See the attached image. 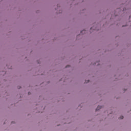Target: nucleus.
Returning <instances> with one entry per match:
<instances>
[{
	"label": "nucleus",
	"mask_w": 131,
	"mask_h": 131,
	"mask_svg": "<svg viewBox=\"0 0 131 131\" xmlns=\"http://www.w3.org/2000/svg\"><path fill=\"white\" fill-rule=\"evenodd\" d=\"M90 82V80H85V82H86V83H88V82Z\"/></svg>",
	"instance_id": "4"
},
{
	"label": "nucleus",
	"mask_w": 131,
	"mask_h": 131,
	"mask_svg": "<svg viewBox=\"0 0 131 131\" xmlns=\"http://www.w3.org/2000/svg\"><path fill=\"white\" fill-rule=\"evenodd\" d=\"M28 94H29V95H30V92H29V93H28Z\"/></svg>",
	"instance_id": "7"
},
{
	"label": "nucleus",
	"mask_w": 131,
	"mask_h": 131,
	"mask_svg": "<svg viewBox=\"0 0 131 131\" xmlns=\"http://www.w3.org/2000/svg\"><path fill=\"white\" fill-rule=\"evenodd\" d=\"M102 108V106H100L99 105L97 108L96 109V111H99V110H100V109H101Z\"/></svg>",
	"instance_id": "1"
},
{
	"label": "nucleus",
	"mask_w": 131,
	"mask_h": 131,
	"mask_svg": "<svg viewBox=\"0 0 131 131\" xmlns=\"http://www.w3.org/2000/svg\"><path fill=\"white\" fill-rule=\"evenodd\" d=\"M94 29V27L91 28V30Z\"/></svg>",
	"instance_id": "6"
},
{
	"label": "nucleus",
	"mask_w": 131,
	"mask_h": 131,
	"mask_svg": "<svg viewBox=\"0 0 131 131\" xmlns=\"http://www.w3.org/2000/svg\"><path fill=\"white\" fill-rule=\"evenodd\" d=\"M120 119H123V116H121L120 117Z\"/></svg>",
	"instance_id": "2"
},
{
	"label": "nucleus",
	"mask_w": 131,
	"mask_h": 131,
	"mask_svg": "<svg viewBox=\"0 0 131 131\" xmlns=\"http://www.w3.org/2000/svg\"><path fill=\"white\" fill-rule=\"evenodd\" d=\"M70 67V66L68 65V66H67L66 67V68H67Z\"/></svg>",
	"instance_id": "5"
},
{
	"label": "nucleus",
	"mask_w": 131,
	"mask_h": 131,
	"mask_svg": "<svg viewBox=\"0 0 131 131\" xmlns=\"http://www.w3.org/2000/svg\"><path fill=\"white\" fill-rule=\"evenodd\" d=\"M82 32H84V33H85V30H83L82 31H81V33H82Z\"/></svg>",
	"instance_id": "3"
}]
</instances>
